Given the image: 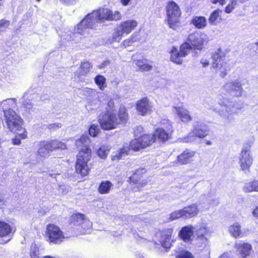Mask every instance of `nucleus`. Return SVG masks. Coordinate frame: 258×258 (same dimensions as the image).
<instances>
[{"label":"nucleus","instance_id":"nucleus-1","mask_svg":"<svg viewBox=\"0 0 258 258\" xmlns=\"http://www.w3.org/2000/svg\"><path fill=\"white\" fill-rule=\"evenodd\" d=\"M121 19V15L118 11L113 12L108 9H99L89 14L78 25V33L84 35L88 32V28H93L98 23L105 21H118Z\"/></svg>","mask_w":258,"mask_h":258},{"label":"nucleus","instance_id":"nucleus-2","mask_svg":"<svg viewBox=\"0 0 258 258\" xmlns=\"http://www.w3.org/2000/svg\"><path fill=\"white\" fill-rule=\"evenodd\" d=\"M89 143V139L86 136H82L80 139L76 141V145L77 147H82L78 155L76 165L77 172L82 176L88 175L90 170L88 164L91 157V150L88 147Z\"/></svg>","mask_w":258,"mask_h":258},{"label":"nucleus","instance_id":"nucleus-3","mask_svg":"<svg viewBox=\"0 0 258 258\" xmlns=\"http://www.w3.org/2000/svg\"><path fill=\"white\" fill-rule=\"evenodd\" d=\"M156 141L155 136L152 135H144L138 138L132 140L130 147L124 146L123 148L114 153L112 155V160H119L122 159L124 156L128 154L130 149L134 151H139L140 149L150 146Z\"/></svg>","mask_w":258,"mask_h":258},{"label":"nucleus","instance_id":"nucleus-4","mask_svg":"<svg viewBox=\"0 0 258 258\" xmlns=\"http://www.w3.org/2000/svg\"><path fill=\"white\" fill-rule=\"evenodd\" d=\"M6 122L8 128L17 133L21 139L27 137V132L23 127L22 119L13 109L9 108L4 111Z\"/></svg>","mask_w":258,"mask_h":258},{"label":"nucleus","instance_id":"nucleus-5","mask_svg":"<svg viewBox=\"0 0 258 258\" xmlns=\"http://www.w3.org/2000/svg\"><path fill=\"white\" fill-rule=\"evenodd\" d=\"M137 22L134 20H128L120 23L114 29L112 42H119L122 37L130 34L137 27Z\"/></svg>","mask_w":258,"mask_h":258},{"label":"nucleus","instance_id":"nucleus-6","mask_svg":"<svg viewBox=\"0 0 258 258\" xmlns=\"http://www.w3.org/2000/svg\"><path fill=\"white\" fill-rule=\"evenodd\" d=\"M225 54L221 48L218 49L212 55L213 62L212 67L216 70V73L219 74L221 77L224 78L227 74L229 67L227 63L224 60Z\"/></svg>","mask_w":258,"mask_h":258},{"label":"nucleus","instance_id":"nucleus-7","mask_svg":"<svg viewBox=\"0 0 258 258\" xmlns=\"http://www.w3.org/2000/svg\"><path fill=\"white\" fill-rule=\"evenodd\" d=\"M167 22L169 27L176 30L179 26L181 12L178 6L174 2H169L167 6Z\"/></svg>","mask_w":258,"mask_h":258},{"label":"nucleus","instance_id":"nucleus-8","mask_svg":"<svg viewBox=\"0 0 258 258\" xmlns=\"http://www.w3.org/2000/svg\"><path fill=\"white\" fill-rule=\"evenodd\" d=\"M209 134V130L207 125L205 123L198 122L194 125L192 132L190 133L186 137L180 138L181 141L185 143L194 142L196 138H204Z\"/></svg>","mask_w":258,"mask_h":258},{"label":"nucleus","instance_id":"nucleus-9","mask_svg":"<svg viewBox=\"0 0 258 258\" xmlns=\"http://www.w3.org/2000/svg\"><path fill=\"white\" fill-rule=\"evenodd\" d=\"M191 46L188 42L182 44L179 50L177 47L173 46L170 50V60L177 64H181L182 58L185 57L191 49Z\"/></svg>","mask_w":258,"mask_h":258},{"label":"nucleus","instance_id":"nucleus-10","mask_svg":"<svg viewBox=\"0 0 258 258\" xmlns=\"http://www.w3.org/2000/svg\"><path fill=\"white\" fill-rule=\"evenodd\" d=\"M244 84L242 81L237 79L234 81L227 82L223 86V90L227 94L235 97H240L242 96L243 89L242 85Z\"/></svg>","mask_w":258,"mask_h":258},{"label":"nucleus","instance_id":"nucleus-11","mask_svg":"<svg viewBox=\"0 0 258 258\" xmlns=\"http://www.w3.org/2000/svg\"><path fill=\"white\" fill-rule=\"evenodd\" d=\"M188 41L190 42L191 46L201 50L203 45L208 43L209 38L204 33L195 31L188 35Z\"/></svg>","mask_w":258,"mask_h":258},{"label":"nucleus","instance_id":"nucleus-12","mask_svg":"<svg viewBox=\"0 0 258 258\" xmlns=\"http://www.w3.org/2000/svg\"><path fill=\"white\" fill-rule=\"evenodd\" d=\"M219 104L220 108L217 110V113L227 122H230L232 120V115L234 114L232 102L224 99Z\"/></svg>","mask_w":258,"mask_h":258},{"label":"nucleus","instance_id":"nucleus-13","mask_svg":"<svg viewBox=\"0 0 258 258\" xmlns=\"http://www.w3.org/2000/svg\"><path fill=\"white\" fill-rule=\"evenodd\" d=\"M98 121L101 127L104 130L115 128L117 125V121L115 120V115L109 111L100 115Z\"/></svg>","mask_w":258,"mask_h":258},{"label":"nucleus","instance_id":"nucleus-14","mask_svg":"<svg viewBox=\"0 0 258 258\" xmlns=\"http://www.w3.org/2000/svg\"><path fill=\"white\" fill-rule=\"evenodd\" d=\"M47 234L51 242L59 243L64 238L62 232L60 228L54 225L49 224L47 227Z\"/></svg>","mask_w":258,"mask_h":258},{"label":"nucleus","instance_id":"nucleus-15","mask_svg":"<svg viewBox=\"0 0 258 258\" xmlns=\"http://www.w3.org/2000/svg\"><path fill=\"white\" fill-rule=\"evenodd\" d=\"M196 152L194 151L186 149L177 157V159L171 162L170 166H178L181 165L187 164L192 161Z\"/></svg>","mask_w":258,"mask_h":258},{"label":"nucleus","instance_id":"nucleus-16","mask_svg":"<svg viewBox=\"0 0 258 258\" xmlns=\"http://www.w3.org/2000/svg\"><path fill=\"white\" fill-rule=\"evenodd\" d=\"M253 162L249 149L243 148L239 156V164L241 169L243 171H249Z\"/></svg>","mask_w":258,"mask_h":258},{"label":"nucleus","instance_id":"nucleus-17","mask_svg":"<svg viewBox=\"0 0 258 258\" xmlns=\"http://www.w3.org/2000/svg\"><path fill=\"white\" fill-rule=\"evenodd\" d=\"M195 233L194 227L187 225L183 227L179 231L178 236L183 242L191 243L193 241V236Z\"/></svg>","mask_w":258,"mask_h":258},{"label":"nucleus","instance_id":"nucleus-18","mask_svg":"<svg viewBox=\"0 0 258 258\" xmlns=\"http://www.w3.org/2000/svg\"><path fill=\"white\" fill-rule=\"evenodd\" d=\"M136 109L139 114L145 116L152 111V103L147 98H144L137 102Z\"/></svg>","mask_w":258,"mask_h":258},{"label":"nucleus","instance_id":"nucleus-19","mask_svg":"<svg viewBox=\"0 0 258 258\" xmlns=\"http://www.w3.org/2000/svg\"><path fill=\"white\" fill-rule=\"evenodd\" d=\"M173 233V229L171 228L166 229L162 231L160 233V241L162 246L165 248H169L171 245V236Z\"/></svg>","mask_w":258,"mask_h":258},{"label":"nucleus","instance_id":"nucleus-20","mask_svg":"<svg viewBox=\"0 0 258 258\" xmlns=\"http://www.w3.org/2000/svg\"><path fill=\"white\" fill-rule=\"evenodd\" d=\"M39 96L36 94H29V92L25 93L22 99V102L23 103V106L26 108V109L29 112H34L35 111V109L33 106V104L32 103V100H34V99L38 98Z\"/></svg>","mask_w":258,"mask_h":258},{"label":"nucleus","instance_id":"nucleus-21","mask_svg":"<svg viewBox=\"0 0 258 258\" xmlns=\"http://www.w3.org/2000/svg\"><path fill=\"white\" fill-rule=\"evenodd\" d=\"M235 247L237 249L238 254L242 258H246L249 255L251 249V246L250 244L241 242L236 243Z\"/></svg>","mask_w":258,"mask_h":258},{"label":"nucleus","instance_id":"nucleus-22","mask_svg":"<svg viewBox=\"0 0 258 258\" xmlns=\"http://www.w3.org/2000/svg\"><path fill=\"white\" fill-rule=\"evenodd\" d=\"M194 231L195 235L209 238L211 237L212 232L211 228L206 224L194 227Z\"/></svg>","mask_w":258,"mask_h":258},{"label":"nucleus","instance_id":"nucleus-23","mask_svg":"<svg viewBox=\"0 0 258 258\" xmlns=\"http://www.w3.org/2000/svg\"><path fill=\"white\" fill-rule=\"evenodd\" d=\"M35 146L38 149V154L41 157H45L47 156L49 152L51 151L50 148L49 146L48 142L47 141H42L36 143L35 144Z\"/></svg>","mask_w":258,"mask_h":258},{"label":"nucleus","instance_id":"nucleus-24","mask_svg":"<svg viewBox=\"0 0 258 258\" xmlns=\"http://www.w3.org/2000/svg\"><path fill=\"white\" fill-rule=\"evenodd\" d=\"M173 111L175 112L183 122H187L192 119L188 111L185 108L180 107H174Z\"/></svg>","mask_w":258,"mask_h":258},{"label":"nucleus","instance_id":"nucleus-25","mask_svg":"<svg viewBox=\"0 0 258 258\" xmlns=\"http://www.w3.org/2000/svg\"><path fill=\"white\" fill-rule=\"evenodd\" d=\"M210 238L195 235L194 239L195 246L200 249H203L209 246V239Z\"/></svg>","mask_w":258,"mask_h":258},{"label":"nucleus","instance_id":"nucleus-26","mask_svg":"<svg viewBox=\"0 0 258 258\" xmlns=\"http://www.w3.org/2000/svg\"><path fill=\"white\" fill-rule=\"evenodd\" d=\"M228 230L230 234L235 238L241 237L244 235V233L241 230V226L238 222H235L230 225L228 228Z\"/></svg>","mask_w":258,"mask_h":258},{"label":"nucleus","instance_id":"nucleus-27","mask_svg":"<svg viewBox=\"0 0 258 258\" xmlns=\"http://www.w3.org/2000/svg\"><path fill=\"white\" fill-rule=\"evenodd\" d=\"M184 217L190 218L197 215L199 212L198 206L196 204H191L187 207H184L183 209Z\"/></svg>","mask_w":258,"mask_h":258},{"label":"nucleus","instance_id":"nucleus-28","mask_svg":"<svg viewBox=\"0 0 258 258\" xmlns=\"http://www.w3.org/2000/svg\"><path fill=\"white\" fill-rule=\"evenodd\" d=\"M155 136L156 139L157 138L158 140L163 142H165L168 140L171 137V134L168 132L165 131L164 128H159L157 129L155 134H152Z\"/></svg>","mask_w":258,"mask_h":258},{"label":"nucleus","instance_id":"nucleus-29","mask_svg":"<svg viewBox=\"0 0 258 258\" xmlns=\"http://www.w3.org/2000/svg\"><path fill=\"white\" fill-rule=\"evenodd\" d=\"M191 23L198 29L204 28L207 26V20L203 16H196L191 20Z\"/></svg>","mask_w":258,"mask_h":258},{"label":"nucleus","instance_id":"nucleus-30","mask_svg":"<svg viewBox=\"0 0 258 258\" xmlns=\"http://www.w3.org/2000/svg\"><path fill=\"white\" fill-rule=\"evenodd\" d=\"M243 190L246 192L252 191L258 192V180H254L245 183L243 187Z\"/></svg>","mask_w":258,"mask_h":258},{"label":"nucleus","instance_id":"nucleus-31","mask_svg":"<svg viewBox=\"0 0 258 258\" xmlns=\"http://www.w3.org/2000/svg\"><path fill=\"white\" fill-rule=\"evenodd\" d=\"M128 115L124 107L120 108L118 114L115 115V120L117 121V124L120 123H125L127 119Z\"/></svg>","mask_w":258,"mask_h":258},{"label":"nucleus","instance_id":"nucleus-32","mask_svg":"<svg viewBox=\"0 0 258 258\" xmlns=\"http://www.w3.org/2000/svg\"><path fill=\"white\" fill-rule=\"evenodd\" d=\"M112 186V183L109 181H102L99 186L98 191L101 194H108Z\"/></svg>","mask_w":258,"mask_h":258},{"label":"nucleus","instance_id":"nucleus-33","mask_svg":"<svg viewBox=\"0 0 258 258\" xmlns=\"http://www.w3.org/2000/svg\"><path fill=\"white\" fill-rule=\"evenodd\" d=\"M85 216L82 214H73L71 218V222L75 226L80 227L84 220Z\"/></svg>","mask_w":258,"mask_h":258},{"label":"nucleus","instance_id":"nucleus-34","mask_svg":"<svg viewBox=\"0 0 258 258\" xmlns=\"http://www.w3.org/2000/svg\"><path fill=\"white\" fill-rule=\"evenodd\" d=\"M12 228L11 226L5 222H0V237L9 235L11 233Z\"/></svg>","mask_w":258,"mask_h":258},{"label":"nucleus","instance_id":"nucleus-35","mask_svg":"<svg viewBox=\"0 0 258 258\" xmlns=\"http://www.w3.org/2000/svg\"><path fill=\"white\" fill-rule=\"evenodd\" d=\"M16 105V100L15 99H8L3 100L0 105V110L2 109L4 112L6 110H8L9 107H15Z\"/></svg>","mask_w":258,"mask_h":258},{"label":"nucleus","instance_id":"nucleus-36","mask_svg":"<svg viewBox=\"0 0 258 258\" xmlns=\"http://www.w3.org/2000/svg\"><path fill=\"white\" fill-rule=\"evenodd\" d=\"M92 222L85 217L84 220L78 229L82 234H86L88 233L87 230H89L92 227Z\"/></svg>","mask_w":258,"mask_h":258},{"label":"nucleus","instance_id":"nucleus-37","mask_svg":"<svg viewBox=\"0 0 258 258\" xmlns=\"http://www.w3.org/2000/svg\"><path fill=\"white\" fill-rule=\"evenodd\" d=\"M94 81L101 90H104L106 87V79L102 75L96 76L94 78Z\"/></svg>","mask_w":258,"mask_h":258},{"label":"nucleus","instance_id":"nucleus-38","mask_svg":"<svg viewBox=\"0 0 258 258\" xmlns=\"http://www.w3.org/2000/svg\"><path fill=\"white\" fill-rule=\"evenodd\" d=\"M48 144L51 151L56 149L62 150L66 149V145L63 143L57 140L48 142Z\"/></svg>","mask_w":258,"mask_h":258},{"label":"nucleus","instance_id":"nucleus-39","mask_svg":"<svg viewBox=\"0 0 258 258\" xmlns=\"http://www.w3.org/2000/svg\"><path fill=\"white\" fill-rule=\"evenodd\" d=\"M222 12L219 10H215L211 15L209 21L211 24L215 25L219 22L220 19V13Z\"/></svg>","mask_w":258,"mask_h":258},{"label":"nucleus","instance_id":"nucleus-40","mask_svg":"<svg viewBox=\"0 0 258 258\" xmlns=\"http://www.w3.org/2000/svg\"><path fill=\"white\" fill-rule=\"evenodd\" d=\"M109 151V148L108 146H102L97 150V154L101 158L105 159L106 158Z\"/></svg>","mask_w":258,"mask_h":258},{"label":"nucleus","instance_id":"nucleus-41","mask_svg":"<svg viewBox=\"0 0 258 258\" xmlns=\"http://www.w3.org/2000/svg\"><path fill=\"white\" fill-rule=\"evenodd\" d=\"M30 255L31 258H38L39 257V250L37 245L35 243L31 245Z\"/></svg>","mask_w":258,"mask_h":258},{"label":"nucleus","instance_id":"nucleus-42","mask_svg":"<svg viewBox=\"0 0 258 258\" xmlns=\"http://www.w3.org/2000/svg\"><path fill=\"white\" fill-rule=\"evenodd\" d=\"M161 123L162 125L161 128H164L165 131L171 134L173 132V127L171 122L169 120H163Z\"/></svg>","mask_w":258,"mask_h":258},{"label":"nucleus","instance_id":"nucleus-43","mask_svg":"<svg viewBox=\"0 0 258 258\" xmlns=\"http://www.w3.org/2000/svg\"><path fill=\"white\" fill-rule=\"evenodd\" d=\"M99 127L96 124H92L89 129V135L94 137H96L99 134Z\"/></svg>","mask_w":258,"mask_h":258},{"label":"nucleus","instance_id":"nucleus-44","mask_svg":"<svg viewBox=\"0 0 258 258\" xmlns=\"http://www.w3.org/2000/svg\"><path fill=\"white\" fill-rule=\"evenodd\" d=\"M92 67V65L89 62H84L82 63L81 69L82 70L81 73L82 75H85L88 73Z\"/></svg>","mask_w":258,"mask_h":258},{"label":"nucleus","instance_id":"nucleus-45","mask_svg":"<svg viewBox=\"0 0 258 258\" xmlns=\"http://www.w3.org/2000/svg\"><path fill=\"white\" fill-rule=\"evenodd\" d=\"M182 217H184L182 209L172 213L169 218L171 220H174Z\"/></svg>","mask_w":258,"mask_h":258},{"label":"nucleus","instance_id":"nucleus-46","mask_svg":"<svg viewBox=\"0 0 258 258\" xmlns=\"http://www.w3.org/2000/svg\"><path fill=\"white\" fill-rule=\"evenodd\" d=\"M176 258H193L190 252L187 250H182L176 255Z\"/></svg>","mask_w":258,"mask_h":258},{"label":"nucleus","instance_id":"nucleus-47","mask_svg":"<svg viewBox=\"0 0 258 258\" xmlns=\"http://www.w3.org/2000/svg\"><path fill=\"white\" fill-rule=\"evenodd\" d=\"M9 21L3 19L0 21V33L6 30L10 25Z\"/></svg>","mask_w":258,"mask_h":258},{"label":"nucleus","instance_id":"nucleus-48","mask_svg":"<svg viewBox=\"0 0 258 258\" xmlns=\"http://www.w3.org/2000/svg\"><path fill=\"white\" fill-rule=\"evenodd\" d=\"M232 105L233 106L234 114L237 113L238 111L241 110L243 108V103L240 102H237L235 103L232 102Z\"/></svg>","mask_w":258,"mask_h":258},{"label":"nucleus","instance_id":"nucleus-49","mask_svg":"<svg viewBox=\"0 0 258 258\" xmlns=\"http://www.w3.org/2000/svg\"><path fill=\"white\" fill-rule=\"evenodd\" d=\"M114 108V101L113 99L110 100L107 104V112L112 113Z\"/></svg>","mask_w":258,"mask_h":258},{"label":"nucleus","instance_id":"nucleus-50","mask_svg":"<svg viewBox=\"0 0 258 258\" xmlns=\"http://www.w3.org/2000/svg\"><path fill=\"white\" fill-rule=\"evenodd\" d=\"M61 127V124L60 123H51L48 125L47 127L49 130H55L56 128H59Z\"/></svg>","mask_w":258,"mask_h":258},{"label":"nucleus","instance_id":"nucleus-51","mask_svg":"<svg viewBox=\"0 0 258 258\" xmlns=\"http://www.w3.org/2000/svg\"><path fill=\"white\" fill-rule=\"evenodd\" d=\"M152 67L147 63V61L145 62L142 68L140 69L143 71H148L151 70Z\"/></svg>","mask_w":258,"mask_h":258},{"label":"nucleus","instance_id":"nucleus-52","mask_svg":"<svg viewBox=\"0 0 258 258\" xmlns=\"http://www.w3.org/2000/svg\"><path fill=\"white\" fill-rule=\"evenodd\" d=\"M234 9L233 4L228 5L225 8V12L227 13H231Z\"/></svg>","mask_w":258,"mask_h":258},{"label":"nucleus","instance_id":"nucleus-53","mask_svg":"<svg viewBox=\"0 0 258 258\" xmlns=\"http://www.w3.org/2000/svg\"><path fill=\"white\" fill-rule=\"evenodd\" d=\"M147 61L146 59L144 60H138L136 61V65L141 69L145 62Z\"/></svg>","mask_w":258,"mask_h":258},{"label":"nucleus","instance_id":"nucleus-54","mask_svg":"<svg viewBox=\"0 0 258 258\" xmlns=\"http://www.w3.org/2000/svg\"><path fill=\"white\" fill-rule=\"evenodd\" d=\"M12 143L14 145H19L21 144V139L18 138H15L12 139Z\"/></svg>","mask_w":258,"mask_h":258},{"label":"nucleus","instance_id":"nucleus-55","mask_svg":"<svg viewBox=\"0 0 258 258\" xmlns=\"http://www.w3.org/2000/svg\"><path fill=\"white\" fill-rule=\"evenodd\" d=\"M5 200L4 197L0 194V208H2L5 205Z\"/></svg>","mask_w":258,"mask_h":258},{"label":"nucleus","instance_id":"nucleus-56","mask_svg":"<svg viewBox=\"0 0 258 258\" xmlns=\"http://www.w3.org/2000/svg\"><path fill=\"white\" fill-rule=\"evenodd\" d=\"M143 131V127L142 126H138L136 127V130L135 131V134L136 135L139 133H142Z\"/></svg>","mask_w":258,"mask_h":258},{"label":"nucleus","instance_id":"nucleus-57","mask_svg":"<svg viewBox=\"0 0 258 258\" xmlns=\"http://www.w3.org/2000/svg\"><path fill=\"white\" fill-rule=\"evenodd\" d=\"M213 4L220 3L221 5H224L225 4V0H212Z\"/></svg>","mask_w":258,"mask_h":258},{"label":"nucleus","instance_id":"nucleus-58","mask_svg":"<svg viewBox=\"0 0 258 258\" xmlns=\"http://www.w3.org/2000/svg\"><path fill=\"white\" fill-rule=\"evenodd\" d=\"M110 64V62L108 60H106V61H104L101 64V66L99 67V68L100 69H102L104 67H105L106 66L109 65Z\"/></svg>","mask_w":258,"mask_h":258},{"label":"nucleus","instance_id":"nucleus-59","mask_svg":"<svg viewBox=\"0 0 258 258\" xmlns=\"http://www.w3.org/2000/svg\"><path fill=\"white\" fill-rule=\"evenodd\" d=\"M201 62L202 63L203 66L204 67H206L209 64V61H207V60L202 59Z\"/></svg>","mask_w":258,"mask_h":258},{"label":"nucleus","instance_id":"nucleus-60","mask_svg":"<svg viewBox=\"0 0 258 258\" xmlns=\"http://www.w3.org/2000/svg\"><path fill=\"white\" fill-rule=\"evenodd\" d=\"M133 42V40H131L130 39H127V40H125L124 41L123 44H124V45H130L132 44Z\"/></svg>","mask_w":258,"mask_h":258},{"label":"nucleus","instance_id":"nucleus-61","mask_svg":"<svg viewBox=\"0 0 258 258\" xmlns=\"http://www.w3.org/2000/svg\"><path fill=\"white\" fill-rule=\"evenodd\" d=\"M120 2L123 5V6H127L130 0H120Z\"/></svg>","mask_w":258,"mask_h":258},{"label":"nucleus","instance_id":"nucleus-62","mask_svg":"<svg viewBox=\"0 0 258 258\" xmlns=\"http://www.w3.org/2000/svg\"><path fill=\"white\" fill-rule=\"evenodd\" d=\"M252 213L254 216L258 217V207L254 210Z\"/></svg>","mask_w":258,"mask_h":258},{"label":"nucleus","instance_id":"nucleus-63","mask_svg":"<svg viewBox=\"0 0 258 258\" xmlns=\"http://www.w3.org/2000/svg\"><path fill=\"white\" fill-rule=\"evenodd\" d=\"M229 257L228 253H224L222 254L219 258H228Z\"/></svg>","mask_w":258,"mask_h":258},{"label":"nucleus","instance_id":"nucleus-64","mask_svg":"<svg viewBox=\"0 0 258 258\" xmlns=\"http://www.w3.org/2000/svg\"><path fill=\"white\" fill-rule=\"evenodd\" d=\"M252 48L254 49L256 47L258 48V42H256L254 43L251 44Z\"/></svg>","mask_w":258,"mask_h":258}]
</instances>
